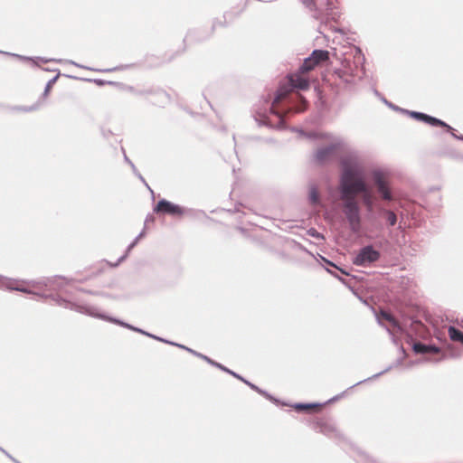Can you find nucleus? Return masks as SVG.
Returning <instances> with one entry per match:
<instances>
[{
	"mask_svg": "<svg viewBox=\"0 0 463 463\" xmlns=\"http://www.w3.org/2000/svg\"><path fill=\"white\" fill-rule=\"evenodd\" d=\"M302 3L307 7H312L315 5L314 0H302Z\"/></svg>",
	"mask_w": 463,
	"mask_h": 463,
	"instance_id": "45",
	"label": "nucleus"
},
{
	"mask_svg": "<svg viewBox=\"0 0 463 463\" xmlns=\"http://www.w3.org/2000/svg\"><path fill=\"white\" fill-rule=\"evenodd\" d=\"M309 58L318 65L329 60V52L326 50L316 49L312 52Z\"/></svg>",
	"mask_w": 463,
	"mask_h": 463,
	"instance_id": "18",
	"label": "nucleus"
},
{
	"mask_svg": "<svg viewBox=\"0 0 463 463\" xmlns=\"http://www.w3.org/2000/svg\"><path fill=\"white\" fill-rule=\"evenodd\" d=\"M13 281V287L19 288V286H15V280L11 279ZM20 288H24L23 287H20ZM26 289V288H24ZM28 290V288H27ZM29 294H36L37 296H40L45 299L50 298L52 301H54L58 306L62 307L67 309L74 310L76 312L85 314L88 316L92 317V314H94V307L89 306V305H80L77 304L71 301H69L63 298H61L59 295L56 294H40V293H34L33 291L29 289ZM28 294V292H26Z\"/></svg>",
	"mask_w": 463,
	"mask_h": 463,
	"instance_id": "4",
	"label": "nucleus"
},
{
	"mask_svg": "<svg viewBox=\"0 0 463 463\" xmlns=\"http://www.w3.org/2000/svg\"><path fill=\"white\" fill-rule=\"evenodd\" d=\"M67 280V278L61 277V276H54V277H46L42 278L38 280H33L29 283L32 284L33 287L40 288L42 286L48 288L49 290H52V287L55 286L56 280Z\"/></svg>",
	"mask_w": 463,
	"mask_h": 463,
	"instance_id": "16",
	"label": "nucleus"
},
{
	"mask_svg": "<svg viewBox=\"0 0 463 463\" xmlns=\"http://www.w3.org/2000/svg\"><path fill=\"white\" fill-rule=\"evenodd\" d=\"M308 234L316 239H324V236L314 228L308 230Z\"/></svg>",
	"mask_w": 463,
	"mask_h": 463,
	"instance_id": "37",
	"label": "nucleus"
},
{
	"mask_svg": "<svg viewBox=\"0 0 463 463\" xmlns=\"http://www.w3.org/2000/svg\"><path fill=\"white\" fill-rule=\"evenodd\" d=\"M459 356H460L459 351L455 350V349L449 347L446 352H444L442 354V356L440 358L430 359V361L437 363V362H439V361H440L442 359H446V358H449V357L457 358V357H459Z\"/></svg>",
	"mask_w": 463,
	"mask_h": 463,
	"instance_id": "28",
	"label": "nucleus"
},
{
	"mask_svg": "<svg viewBox=\"0 0 463 463\" xmlns=\"http://www.w3.org/2000/svg\"><path fill=\"white\" fill-rule=\"evenodd\" d=\"M301 100H302V107L301 108H298V109H295L294 111L295 112H298V111H301V110H304L305 109V107H306V100H304V99L301 97L300 98Z\"/></svg>",
	"mask_w": 463,
	"mask_h": 463,
	"instance_id": "47",
	"label": "nucleus"
},
{
	"mask_svg": "<svg viewBox=\"0 0 463 463\" xmlns=\"http://www.w3.org/2000/svg\"><path fill=\"white\" fill-rule=\"evenodd\" d=\"M446 131H447V132H449V133H450V134H451V136H452L454 138H456V139H458V140H461V141H463V135H457V134L455 133V129H454L453 128H452V129H450V130L446 129Z\"/></svg>",
	"mask_w": 463,
	"mask_h": 463,
	"instance_id": "41",
	"label": "nucleus"
},
{
	"mask_svg": "<svg viewBox=\"0 0 463 463\" xmlns=\"http://www.w3.org/2000/svg\"><path fill=\"white\" fill-rule=\"evenodd\" d=\"M137 93L139 95H144V94H149V93H151V91L150 90H140Z\"/></svg>",
	"mask_w": 463,
	"mask_h": 463,
	"instance_id": "55",
	"label": "nucleus"
},
{
	"mask_svg": "<svg viewBox=\"0 0 463 463\" xmlns=\"http://www.w3.org/2000/svg\"><path fill=\"white\" fill-rule=\"evenodd\" d=\"M188 352L193 354L194 355L197 356V357H200L202 358L203 360L206 361L208 364H210L211 365L216 367V368H219L220 370L232 375L233 377L237 378V379H241V375L238 374L237 373L230 370L229 368L225 367L224 365H222V364L220 363H217L215 361H213V359H211L210 357L201 354V353H198L191 348H187Z\"/></svg>",
	"mask_w": 463,
	"mask_h": 463,
	"instance_id": "14",
	"label": "nucleus"
},
{
	"mask_svg": "<svg viewBox=\"0 0 463 463\" xmlns=\"http://www.w3.org/2000/svg\"><path fill=\"white\" fill-rule=\"evenodd\" d=\"M325 269L330 273L331 275H333L335 278L338 279L340 281L344 282L345 283V280L338 276V274L335 272L336 269H333V268H328V267H325Z\"/></svg>",
	"mask_w": 463,
	"mask_h": 463,
	"instance_id": "39",
	"label": "nucleus"
},
{
	"mask_svg": "<svg viewBox=\"0 0 463 463\" xmlns=\"http://www.w3.org/2000/svg\"><path fill=\"white\" fill-rule=\"evenodd\" d=\"M400 351L402 354V355L401 357H399L398 359H396L392 364H391L385 369H383V371H381V372L372 375L371 377H368L366 379H364V380H361V381L357 382L354 385L350 386L348 389H352V388H354V387H355L357 385H360V384H362L364 383H366V382H369L371 380L377 379L381 375L390 372L392 369L396 368V367L402 365V363H403V360L405 359V357L407 355V354H406V351H405V349H404V347L402 345H400Z\"/></svg>",
	"mask_w": 463,
	"mask_h": 463,
	"instance_id": "11",
	"label": "nucleus"
},
{
	"mask_svg": "<svg viewBox=\"0 0 463 463\" xmlns=\"http://www.w3.org/2000/svg\"><path fill=\"white\" fill-rule=\"evenodd\" d=\"M223 18H224V22L222 23V22H219L218 24L220 26H225L226 24L228 23V20L231 21L232 20V14L230 12H227L223 14Z\"/></svg>",
	"mask_w": 463,
	"mask_h": 463,
	"instance_id": "40",
	"label": "nucleus"
},
{
	"mask_svg": "<svg viewBox=\"0 0 463 463\" xmlns=\"http://www.w3.org/2000/svg\"><path fill=\"white\" fill-rule=\"evenodd\" d=\"M157 341H160V342H163V343H165V344H169V345H176V343L169 341V340H166V339L162 338L160 336H158Z\"/></svg>",
	"mask_w": 463,
	"mask_h": 463,
	"instance_id": "49",
	"label": "nucleus"
},
{
	"mask_svg": "<svg viewBox=\"0 0 463 463\" xmlns=\"http://www.w3.org/2000/svg\"><path fill=\"white\" fill-rule=\"evenodd\" d=\"M59 73L54 76L53 78H52L46 84L45 86V89H44V91H43V95H47L50 91V90L52 89V87L53 86V84L57 81L58 78H59Z\"/></svg>",
	"mask_w": 463,
	"mask_h": 463,
	"instance_id": "34",
	"label": "nucleus"
},
{
	"mask_svg": "<svg viewBox=\"0 0 463 463\" xmlns=\"http://www.w3.org/2000/svg\"><path fill=\"white\" fill-rule=\"evenodd\" d=\"M153 221H154V217L152 215H147L146 216V222H153Z\"/></svg>",
	"mask_w": 463,
	"mask_h": 463,
	"instance_id": "56",
	"label": "nucleus"
},
{
	"mask_svg": "<svg viewBox=\"0 0 463 463\" xmlns=\"http://www.w3.org/2000/svg\"><path fill=\"white\" fill-rule=\"evenodd\" d=\"M0 288L1 289H8V290H15V291H20V292H28V293L30 292L29 290H27L25 288L13 287V281L11 280V279L3 277L1 275H0Z\"/></svg>",
	"mask_w": 463,
	"mask_h": 463,
	"instance_id": "23",
	"label": "nucleus"
},
{
	"mask_svg": "<svg viewBox=\"0 0 463 463\" xmlns=\"http://www.w3.org/2000/svg\"><path fill=\"white\" fill-rule=\"evenodd\" d=\"M316 66L315 61L307 57L304 60L298 70L301 73H306L312 71Z\"/></svg>",
	"mask_w": 463,
	"mask_h": 463,
	"instance_id": "26",
	"label": "nucleus"
},
{
	"mask_svg": "<svg viewBox=\"0 0 463 463\" xmlns=\"http://www.w3.org/2000/svg\"><path fill=\"white\" fill-rule=\"evenodd\" d=\"M412 350L415 354H439L441 353V350L436 346L435 345L431 344H424L419 341H415L412 344Z\"/></svg>",
	"mask_w": 463,
	"mask_h": 463,
	"instance_id": "13",
	"label": "nucleus"
},
{
	"mask_svg": "<svg viewBox=\"0 0 463 463\" xmlns=\"http://www.w3.org/2000/svg\"><path fill=\"white\" fill-rule=\"evenodd\" d=\"M372 182L379 196L387 202L393 200V194L388 180L383 171L377 169L372 172Z\"/></svg>",
	"mask_w": 463,
	"mask_h": 463,
	"instance_id": "6",
	"label": "nucleus"
},
{
	"mask_svg": "<svg viewBox=\"0 0 463 463\" xmlns=\"http://www.w3.org/2000/svg\"><path fill=\"white\" fill-rule=\"evenodd\" d=\"M288 87L292 90H305L309 88V80L303 76H288Z\"/></svg>",
	"mask_w": 463,
	"mask_h": 463,
	"instance_id": "15",
	"label": "nucleus"
},
{
	"mask_svg": "<svg viewBox=\"0 0 463 463\" xmlns=\"http://www.w3.org/2000/svg\"><path fill=\"white\" fill-rule=\"evenodd\" d=\"M334 3L333 0H326V15L332 19H335V14L334 13Z\"/></svg>",
	"mask_w": 463,
	"mask_h": 463,
	"instance_id": "33",
	"label": "nucleus"
},
{
	"mask_svg": "<svg viewBox=\"0 0 463 463\" xmlns=\"http://www.w3.org/2000/svg\"><path fill=\"white\" fill-rule=\"evenodd\" d=\"M122 151H123V154H124V160H125V162H126V163H128L130 166H131L132 165H134V163H133V162H132V161L128 157V156L126 155L125 150H124V148H123V147H122Z\"/></svg>",
	"mask_w": 463,
	"mask_h": 463,
	"instance_id": "46",
	"label": "nucleus"
},
{
	"mask_svg": "<svg viewBox=\"0 0 463 463\" xmlns=\"http://www.w3.org/2000/svg\"><path fill=\"white\" fill-rule=\"evenodd\" d=\"M345 392H344L342 394L340 395H336L335 397H333L332 399H330L327 402H334V401H336L338 400L339 397L343 396V394L345 393Z\"/></svg>",
	"mask_w": 463,
	"mask_h": 463,
	"instance_id": "50",
	"label": "nucleus"
},
{
	"mask_svg": "<svg viewBox=\"0 0 463 463\" xmlns=\"http://www.w3.org/2000/svg\"><path fill=\"white\" fill-rule=\"evenodd\" d=\"M94 82H96L98 85H100V86L104 84V80H99V79L98 80H94Z\"/></svg>",
	"mask_w": 463,
	"mask_h": 463,
	"instance_id": "58",
	"label": "nucleus"
},
{
	"mask_svg": "<svg viewBox=\"0 0 463 463\" xmlns=\"http://www.w3.org/2000/svg\"><path fill=\"white\" fill-rule=\"evenodd\" d=\"M308 198L313 205H317L320 203L319 192L315 185L310 187Z\"/></svg>",
	"mask_w": 463,
	"mask_h": 463,
	"instance_id": "27",
	"label": "nucleus"
},
{
	"mask_svg": "<svg viewBox=\"0 0 463 463\" xmlns=\"http://www.w3.org/2000/svg\"><path fill=\"white\" fill-rule=\"evenodd\" d=\"M137 242H138L137 239H134V241L128 246L126 253L124 255H122L118 260V262L116 264H114V267L118 266V263H120L121 261H123L127 258V255L128 254V252L137 245Z\"/></svg>",
	"mask_w": 463,
	"mask_h": 463,
	"instance_id": "32",
	"label": "nucleus"
},
{
	"mask_svg": "<svg viewBox=\"0 0 463 463\" xmlns=\"http://www.w3.org/2000/svg\"><path fill=\"white\" fill-rule=\"evenodd\" d=\"M381 258V252L374 249L372 244L362 247L353 259V263L359 267H368Z\"/></svg>",
	"mask_w": 463,
	"mask_h": 463,
	"instance_id": "7",
	"label": "nucleus"
},
{
	"mask_svg": "<svg viewBox=\"0 0 463 463\" xmlns=\"http://www.w3.org/2000/svg\"><path fill=\"white\" fill-rule=\"evenodd\" d=\"M66 62L70 63V64H72L76 67H79V68H82V69H86V70H90V71H95V69H92L90 67H87V66H84V65H80L77 62H75L74 61H65ZM117 68H113V69H104V70H96V71H101V72H110V71H116Z\"/></svg>",
	"mask_w": 463,
	"mask_h": 463,
	"instance_id": "30",
	"label": "nucleus"
},
{
	"mask_svg": "<svg viewBox=\"0 0 463 463\" xmlns=\"http://www.w3.org/2000/svg\"><path fill=\"white\" fill-rule=\"evenodd\" d=\"M110 134H111V132H110L109 130L108 132L103 131V136H104L105 137H109V135H110Z\"/></svg>",
	"mask_w": 463,
	"mask_h": 463,
	"instance_id": "60",
	"label": "nucleus"
},
{
	"mask_svg": "<svg viewBox=\"0 0 463 463\" xmlns=\"http://www.w3.org/2000/svg\"><path fill=\"white\" fill-rule=\"evenodd\" d=\"M450 340L458 342L463 345V332L458 328L450 326L448 329Z\"/></svg>",
	"mask_w": 463,
	"mask_h": 463,
	"instance_id": "24",
	"label": "nucleus"
},
{
	"mask_svg": "<svg viewBox=\"0 0 463 463\" xmlns=\"http://www.w3.org/2000/svg\"><path fill=\"white\" fill-rule=\"evenodd\" d=\"M364 56L362 53L360 49L355 50V54L354 55V61H350L347 58L342 61V68L335 70V73L338 75V77L344 80L345 82H351V78L363 76L364 72Z\"/></svg>",
	"mask_w": 463,
	"mask_h": 463,
	"instance_id": "2",
	"label": "nucleus"
},
{
	"mask_svg": "<svg viewBox=\"0 0 463 463\" xmlns=\"http://www.w3.org/2000/svg\"><path fill=\"white\" fill-rule=\"evenodd\" d=\"M368 192V187H367V184H365V182L364 181L363 178L361 177H357L354 182V184H353V194H355V193H367Z\"/></svg>",
	"mask_w": 463,
	"mask_h": 463,
	"instance_id": "25",
	"label": "nucleus"
},
{
	"mask_svg": "<svg viewBox=\"0 0 463 463\" xmlns=\"http://www.w3.org/2000/svg\"><path fill=\"white\" fill-rule=\"evenodd\" d=\"M378 212L381 215L385 217L389 226H394L397 223V215L393 211L379 206Z\"/></svg>",
	"mask_w": 463,
	"mask_h": 463,
	"instance_id": "21",
	"label": "nucleus"
},
{
	"mask_svg": "<svg viewBox=\"0 0 463 463\" xmlns=\"http://www.w3.org/2000/svg\"><path fill=\"white\" fill-rule=\"evenodd\" d=\"M32 109H33V108L24 109V111H31Z\"/></svg>",
	"mask_w": 463,
	"mask_h": 463,
	"instance_id": "63",
	"label": "nucleus"
},
{
	"mask_svg": "<svg viewBox=\"0 0 463 463\" xmlns=\"http://www.w3.org/2000/svg\"><path fill=\"white\" fill-rule=\"evenodd\" d=\"M92 317H93L101 318L103 320L111 322L113 324L118 325V326H120L122 327H125V328H128L129 330L132 328V325H130V324H128L127 322H124L123 320H120L118 318L112 317L107 316L105 314L99 313L96 308L94 309V314H92Z\"/></svg>",
	"mask_w": 463,
	"mask_h": 463,
	"instance_id": "17",
	"label": "nucleus"
},
{
	"mask_svg": "<svg viewBox=\"0 0 463 463\" xmlns=\"http://www.w3.org/2000/svg\"><path fill=\"white\" fill-rule=\"evenodd\" d=\"M240 380L241 382H243L245 384H247L251 390H253V391L257 392L258 393L261 394L262 396H264L268 400L271 401L272 402H274L276 404H278L279 402V401L278 399L273 397L268 392H266L265 390L260 389V387H258L254 383H252L249 382L248 380L244 379L242 376H241Z\"/></svg>",
	"mask_w": 463,
	"mask_h": 463,
	"instance_id": "19",
	"label": "nucleus"
},
{
	"mask_svg": "<svg viewBox=\"0 0 463 463\" xmlns=\"http://www.w3.org/2000/svg\"><path fill=\"white\" fill-rule=\"evenodd\" d=\"M311 428L330 439H341L342 434L335 427L334 421L329 418H318L311 423Z\"/></svg>",
	"mask_w": 463,
	"mask_h": 463,
	"instance_id": "8",
	"label": "nucleus"
},
{
	"mask_svg": "<svg viewBox=\"0 0 463 463\" xmlns=\"http://www.w3.org/2000/svg\"><path fill=\"white\" fill-rule=\"evenodd\" d=\"M458 325L463 327V318L461 319V321L458 323Z\"/></svg>",
	"mask_w": 463,
	"mask_h": 463,
	"instance_id": "62",
	"label": "nucleus"
},
{
	"mask_svg": "<svg viewBox=\"0 0 463 463\" xmlns=\"http://www.w3.org/2000/svg\"><path fill=\"white\" fill-rule=\"evenodd\" d=\"M363 203L366 206L367 210L370 212L373 207V198L370 192L364 193L362 197Z\"/></svg>",
	"mask_w": 463,
	"mask_h": 463,
	"instance_id": "29",
	"label": "nucleus"
},
{
	"mask_svg": "<svg viewBox=\"0 0 463 463\" xmlns=\"http://www.w3.org/2000/svg\"><path fill=\"white\" fill-rule=\"evenodd\" d=\"M71 281V279H67V280L58 281L56 280L55 286L52 287L53 291H59L63 288V287L67 284H69Z\"/></svg>",
	"mask_w": 463,
	"mask_h": 463,
	"instance_id": "35",
	"label": "nucleus"
},
{
	"mask_svg": "<svg viewBox=\"0 0 463 463\" xmlns=\"http://www.w3.org/2000/svg\"><path fill=\"white\" fill-rule=\"evenodd\" d=\"M285 96L286 90L280 88L276 91L275 97L270 104L269 99L265 100L269 108L265 109L263 112L259 113L260 119L256 118L260 126H266L278 130L286 129L287 125L283 111L277 107V104L279 103Z\"/></svg>",
	"mask_w": 463,
	"mask_h": 463,
	"instance_id": "1",
	"label": "nucleus"
},
{
	"mask_svg": "<svg viewBox=\"0 0 463 463\" xmlns=\"http://www.w3.org/2000/svg\"><path fill=\"white\" fill-rule=\"evenodd\" d=\"M146 336H148V337H150V338L156 339V340H157V338H158V336H157V335H153V334H151V333H148V332L146 333Z\"/></svg>",
	"mask_w": 463,
	"mask_h": 463,
	"instance_id": "52",
	"label": "nucleus"
},
{
	"mask_svg": "<svg viewBox=\"0 0 463 463\" xmlns=\"http://www.w3.org/2000/svg\"><path fill=\"white\" fill-rule=\"evenodd\" d=\"M380 317L384 320L388 321L393 329H396L398 332L402 333L403 329L400 325L399 321L394 317V316L389 311L383 310L380 312Z\"/></svg>",
	"mask_w": 463,
	"mask_h": 463,
	"instance_id": "22",
	"label": "nucleus"
},
{
	"mask_svg": "<svg viewBox=\"0 0 463 463\" xmlns=\"http://www.w3.org/2000/svg\"><path fill=\"white\" fill-rule=\"evenodd\" d=\"M145 235V230H143L135 239L139 241Z\"/></svg>",
	"mask_w": 463,
	"mask_h": 463,
	"instance_id": "54",
	"label": "nucleus"
},
{
	"mask_svg": "<svg viewBox=\"0 0 463 463\" xmlns=\"http://www.w3.org/2000/svg\"><path fill=\"white\" fill-rule=\"evenodd\" d=\"M382 100L383 101V103H385L389 108L392 109L393 110H396V111H400L401 112V109H403L402 108H400L394 104H392V102L388 101L385 98H382Z\"/></svg>",
	"mask_w": 463,
	"mask_h": 463,
	"instance_id": "38",
	"label": "nucleus"
},
{
	"mask_svg": "<svg viewBox=\"0 0 463 463\" xmlns=\"http://www.w3.org/2000/svg\"><path fill=\"white\" fill-rule=\"evenodd\" d=\"M0 53H4L5 55H9V56H13V57H15V58H18L20 60H24V61H33V62H35V61L31 58V57H27V56H22L20 54H15V53H11V52H2L0 51Z\"/></svg>",
	"mask_w": 463,
	"mask_h": 463,
	"instance_id": "36",
	"label": "nucleus"
},
{
	"mask_svg": "<svg viewBox=\"0 0 463 463\" xmlns=\"http://www.w3.org/2000/svg\"><path fill=\"white\" fill-rule=\"evenodd\" d=\"M130 330L135 331V332H137L138 327H136V326H132V328H131Z\"/></svg>",
	"mask_w": 463,
	"mask_h": 463,
	"instance_id": "61",
	"label": "nucleus"
},
{
	"mask_svg": "<svg viewBox=\"0 0 463 463\" xmlns=\"http://www.w3.org/2000/svg\"><path fill=\"white\" fill-rule=\"evenodd\" d=\"M131 169L134 173V175L137 176V173H139L138 170L137 169L136 165H132L131 166Z\"/></svg>",
	"mask_w": 463,
	"mask_h": 463,
	"instance_id": "53",
	"label": "nucleus"
},
{
	"mask_svg": "<svg viewBox=\"0 0 463 463\" xmlns=\"http://www.w3.org/2000/svg\"><path fill=\"white\" fill-rule=\"evenodd\" d=\"M216 25H217V22H214L213 24V30L215 28Z\"/></svg>",
	"mask_w": 463,
	"mask_h": 463,
	"instance_id": "64",
	"label": "nucleus"
},
{
	"mask_svg": "<svg viewBox=\"0 0 463 463\" xmlns=\"http://www.w3.org/2000/svg\"><path fill=\"white\" fill-rule=\"evenodd\" d=\"M36 59L41 61L43 63H47V62H50V61H55V62H61L62 61V60L45 59V58H42V57H37Z\"/></svg>",
	"mask_w": 463,
	"mask_h": 463,
	"instance_id": "42",
	"label": "nucleus"
},
{
	"mask_svg": "<svg viewBox=\"0 0 463 463\" xmlns=\"http://www.w3.org/2000/svg\"><path fill=\"white\" fill-rule=\"evenodd\" d=\"M325 403H319V402H309V403H304V402H298L292 405V407L298 411V412H309L311 409H317L319 410Z\"/></svg>",
	"mask_w": 463,
	"mask_h": 463,
	"instance_id": "20",
	"label": "nucleus"
},
{
	"mask_svg": "<svg viewBox=\"0 0 463 463\" xmlns=\"http://www.w3.org/2000/svg\"><path fill=\"white\" fill-rule=\"evenodd\" d=\"M146 336H148V337H150V338L156 339V340H157V338H158V336H157V335H153V334H151V333H148V332L146 333Z\"/></svg>",
	"mask_w": 463,
	"mask_h": 463,
	"instance_id": "51",
	"label": "nucleus"
},
{
	"mask_svg": "<svg viewBox=\"0 0 463 463\" xmlns=\"http://www.w3.org/2000/svg\"><path fill=\"white\" fill-rule=\"evenodd\" d=\"M0 450L5 454L13 462H14V460H17L16 458H14V457H12L6 450H5L4 449H2L0 447Z\"/></svg>",
	"mask_w": 463,
	"mask_h": 463,
	"instance_id": "48",
	"label": "nucleus"
},
{
	"mask_svg": "<svg viewBox=\"0 0 463 463\" xmlns=\"http://www.w3.org/2000/svg\"><path fill=\"white\" fill-rule=\"evenodd\" d=\"M387 332L392 335V342L395 344V345H398V341L393 334V331L391 330L389 327L385 326Z\"/></svg>",
	"mask_w": 463,
	"mask_h": 463,
	"instance_id": "44",
	"label": "nucleus"
},
{
	"mask_svg": "<svg viewBox=\"0 0 463 463\" xmlns=\"http://www.w3.org/2000/svg\"><path fill=\"white\" fill-rule=\"evenodd\" d=\"M175 345V346H177V347H179V348L184 349V350H186V351L188 352V350H187V348H188V347H186V346H184V345H181V344H177V343H176V345Z\"/></svg>",
	"mask_w": 463,
	"mask_h": 463,
	"instance_id": "57",
	"label": "nucleus"
},
{
	"mask_svg": "<svg viewBox=\"0 0 463 463\" xmlns=\"http://www.w3.org/2000/svg\"><path fill=\"white\" fill-rule=\"evenodd\" d=\"M401 112L403 114L409 115L411 118H414L417 121L423 122L431 127H440V128H443L449 129V130L452 129V127L450 125H449L448 123H446L445 121H443L436 117L428 115L426 113L420 112V111H414V110H408L405 109H401Z\"/></svg>",
	"mask_w": 463,
	"mask_h": 463,
	"instance_id": "10",
	"label": "nucleus"
},
{
	"mask_svg": "<svg viewBox=\"0 0 463 463\" xmlns=\"http://www.w3.org/2000/svg\"><path fill=\"white\" fill-rule=\"evenodd\" d=\"M356 171L353 167L347 165L344 167L339 184L341 199H345L353 194V184L356 179Z\"/></svg>",
	"mask_w": 463,
	"mask_h": 463,
	"instance_id": "9",
	"label": "nucleus"
},
{
	"mask_svg": "<svg viewBox=\"0 0 463 463\" xmlns=\"http://www.w3.org/2000/svg\"><path fill=\"white\" fill-rule=\"evenodd\" d=\"M137 177L151 191V193L153 194V191L151 190V188L149 187V185L147 184V183L146 182L145 178L142 176V175L140 173H137Z\"/></svg>",
	"mask_w": 463,
	"mask_h": 463,
	"instance_id": "43",
	"label": "nucleus"
},
{
	"mask_svg": "<svg viewBox=\"0 0 463 463\" xmlns=\"http://www.w3.org/2000/svg\"><path fill=\"white\" fill-rule=\"evenodd\" d=\"M338 148L339 145L335 143L318 148L315 154L316 161L320 164L326 162L335 155Z\"/></svg>",
	"mask_w": 463,
	"mask_h": 463,
	"instance_id": "12",
	"label": "nucleus"
},
{
	"mask_svg": "<svg viewBox=\"0 0 463 463\" xmlns=\"http://www.w3.org/2000/svg\"><path fill=\"white\" fill-rule=\"evenodd\" d=\"M320 258H321L322 261L326 265V267L333 268V269H337L338 271H340L342 274L348 275V273L345 269L339 268L334 262L330 261L329 260L326 259L323 256H320Z\"/></svg>",
	"mask_w": 463,
	"mask_h": 463,
	"instance_id": "31",
	"label": "nucleus"
},
{
	"mask_svg": "<svg viewBox=\"0 0 463 463\" xmlns=\"http://www.w3.org/2000/svg\"><path fill=\"white\" fill-rule=\"evenodd\" d=\"M153 211L156 214L170 215L173 217H181L184 214L194 215L195 212L193 209H186L164 198L157 202Z\"/></svg>",
	"mask_w": 463,
	"mask_h": 463,
	"instance_id": "5",
	"label": "nucleus"
},
{
	"mask_svg": "<svg viewBox=\"0 0 463 463\" xmlns=\"http://www.w3.org/2000/svg\"><path fill=\"white\" fill-rule=\"evenodd\" d=\"M137 333H139V334H142V335H146L147 332H146V331H145V330H143V329H141V328H138Z\"/></svg>",
	"mask_w": 463,
	"mask_h": 463,
	"instance_id": "59",
	"label": "nucleus"
},
{
	"mask_svg": "<svg viewBox=\"0 0 463 463\" xmlns=\"http://www.w3.org/2000/svg\"><path fill=\"white\" fill-rule=\"evenodd\" d=\"M342 200V211L350 231L355 234L359 233L362 230V213L359 203L351 195Z\"/></svg>",
	"mask_w": 463,
	"mask_h": 463,
	"instance_id": "3",
	"label": "nucleus"
}]
</instances>
